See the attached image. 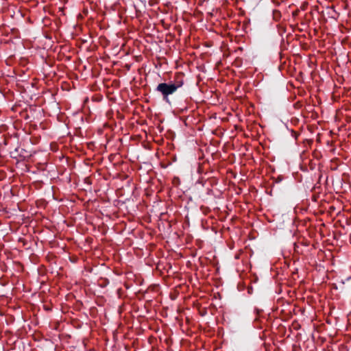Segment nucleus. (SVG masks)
<instances>
[{
	"label": "nucleus",
	"mask_w": 351,
	"mask_h": 351,
	"mask_svg": "<svg viewBox=\"0 0 351 351\" xmlns=\"http://www.w3.org/2000/svg\"><path fill=\"white\" fill-rule=\"evenodd\" d=\"M19 156L21 158H22V160H25L27 158H29L31 156V155L30 154L23 155L22 153H21L19 154Z\"/></svg>",
	"instance_id": "7ed1b4c3"
},
{
	"label": "nucleus",
	"mask_w": 351,
	"mask_h": 351,
	"mask_svg": "<svg viewBox=\"0 0 351 351\" xmlns=\"http://www.w3.org/2000/svg\"><path fill=\"white\" fill-rule=\"evenodd\" d=\"M184 77V75L183 73H177L175 75L173 82L160 83L157 86L156 90L162 94L164 100L168 101L169 95H172L183 86Z\"/></svg>",
	"instance_id": "f257e3e1"
},
{
	"label": "nucleus",
	"mask_w": 351,
	"mask_h": 351,
	"mask_svg": "<svg viewBox=\"0 0 351 351\" xmlns=\"http://www.w3.org/2000/svg\"><path fill=\"white\" fill-rule=\"evenodd\" d=\"M273 18L276 21H278L281 18V13L279 10H274L273 11Z\"/></svg>",
	"instance_id": "f03ea898"
}]
</instances>
